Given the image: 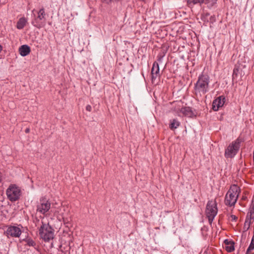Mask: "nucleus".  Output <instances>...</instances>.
I'll return each mask as SVG.
<instances>
[{
  "instance_id": "obj_1",
  "label": "nucleus",
  "mask_w": 254,
  "mask_h": 254,
  "mask_svg": "<svg viewBox=\"0 0 254 254\" xmlns=\"http://www.w3.org/2000/svg\"><path fill=\"white\" fill-rule=\"evenodd\" d=\"M209 77L206 74L202 73L194 84V91L196 96H201L209 91Z\"/></svg>"
},
{
  "instance_id": "obj_2",
  "label": "nucleus",
  "mask_w": 254,
  "mask_h": 254,
  "mask_svg": "<svg viewBox=\"0 0 254 254\" xmlns=\"http://www.w3.org/2000/svg\"><path fill=\"white\" fill-rule=\"evenodd\" d=\"M239 188L237 186H232L227 192L225 197V204L229 206H234L239 196Z\"/></svg>"
},
{
  "instance_id": "obj_3",
  "label": "nucleus",
  "mask_w": 254,
  "mask_h": 254,
  "mask_svg": "<svg viewBox=\"0 0 254 254\" xmlns=\"http://www.w3.org/2000/svg\"><path fill=\"white\" fill-rule=\"evenodd\" d=\"M39 232L41 238L45 242H49L54 238V230L49 224L42 222Z\"/></svg>"
},
{
  "instance_id": "obj_4",
  "label": "nucleus",
  "mask_w": 254,
  "mask_h": 254,
  "mask_svg": "<svg viewBox=\"0 0 254 254\" xmlns=\"http://www.w3.org/2000/svg\"><path fill=\"white\" fill-rule=\"evenodd\" d=\"M6 193L8 199L11 202L18 200L21 194V189L16 185L11 184L7 189Z\"/></svg>"
},
{
  "instance_id": "obj_5",
  "label": "nucleus",
  "mask_w": 254,
  "mask_h": 254,
  "mask_svg": "<svg viewBox=\"0 0 254 254\" xmlns=\"http://www.w3.org/2000/svg\"><path fill=\"white\" fill-rule=\"evenodd\" d=\"M242 141L241 139L238 138L236 140L230 144L225 149V157L227 158L234 157L239 150Z\"/></svg>"
},
{
  "instance_id": "obj_6",
  "label": "nucleus",
  "mask_w": 254,
  "mask_h": 254,
  "mask_svg": "<svg viewBox=\"0 0 254 254\" xmlns=\"http://www.w3.org/2000/svg\"><path fill=\"white\" fill-rule=\"evenodd\" d=\"M34 18L31 22L34 26L38 28H41L44 26L46 21V13L43 7L37 12V16L34 14Z\"/></svg>"
},
{
  "instance_id": "obj_7",
  "label": "nucleus",
  "mask_w": 254,
  "mask_h": 254,
  "mask_svg": "<svg viewBox=\"0 0 254 254\" xmlns=\"http://www.w3.org/2000/svg\"><path fill=\"white\" fill-rule=\"evenodd\" d=\"M217 213V204L216 201L210 200L207 202L206 208V214L208 221L211 224Z\"/></svg>"
},
{
  "instance_id": "obj_8",
  "label": "nucleus",
  "mask_w": 254,
  "mask_h": 254,
  "mask_svg": "<svg viewBox=\"0 0 254 254\" xmlns=\"http://www.w3.org/2000/svg\"><path fill=\"white\" fill-rule=\"evenodd\" d=\"M51 208L50 202L45 198L40 199L39 202L37 205V211L40 213L46 215Z\"/></svg>"
},
{
  "instance_id": "obj_9",
  "label": "nucleus",
  "mask_w": 254,
  "mask_h": 254,
  "mask_svg": "<svg viewBox=\"0 0 254 254\" xmlns=\"http://www.w3.org/2000/svg\"><path fill=\"white\" fill-rule=\"evenodd\" d=\"M6 235L9 237L18 238L21 234V230L20 228L15 226H9L5 232Z\"/></svg>"
},
{
  "instance_id": "obj_10",
  "label": "nucleus",
  "mask_w": 254,
  "mask_h": 254,
  "mask_svg": "<svg viewBox=\"0 0 254 254\" xmlns=\"http://www.w3.org/2000/svg\"><path fill=\"white\" fill-rule=\"evenodd\" d=\"M225 102V97L223 96H220L215 99L212 103V109L214 111L218 110L220 107L223 106Z\"/></svg>"
},
{
  "instance_id": "obj_11",
  "label": "nucleus",
  "mask_w": 254,
  "mask_h": 254,
  "mask_svg": "<svg viewBox=\"0 0 254 254\" xmlns=\"http://www.w3.org/2000/svg\"><path fill=\"white\" fill-rule=\"evenodd\" d=\"M159 66L157 62H154L151 69L152 80L155 79L159 76Z\"/></svg>"
},
{
  "instance_id": "obj_12",
  "label": "nucleus",
  "mask_w": 254,
  "mask_h": 254,
  "mask_svg": "<svg viewBox=\"0 0 254 254\" xmlns=\"http://www.w3.org/2000/svg\"><path fill=\"white\" fill-rule=\"evenodd\" d=\"M30 48L27 45H23L19 48V52L21 56H26L30 53Z\"/></svg>"
},
{
  "instance_id": "obj_13",
  "label": "nucleus",
  "mask_w": 254,
  "mask_h": 254,
  "mask_svg": "<svg viewBox=\"0 0 254 254\" xmlns=\"http://www.w3.org/2000/svg\"><path fill=\"white\" fill-rule=\"evenodd\" d=\"M225 249L228 252H232L234 250V242L226 239L224 242Z\"/></svg>"
},
{
  "instance_id": "obj_14",
  "label": "nucleus",
  "mask_w": 254,
  "mask_h": 254,
  "mask_svg": "<svg viewBox=\"0 0 254 254\" xmlns=\"http://www.w3.org/2000/svg\"><path fill=\"white\" fill-rule=\"evenodd\" d=\"M27 20L25 17H22L19 18L16 24V28L18 29H22L26 25Z\"/></svg>"
},
{
  "instance_id": "obj_15",
  "label": "nucleus",
  "mask_w": 254,
  "mask_h": 254,
  "mask_svg": "<svg viewBox=\"0 0 254 254\" xmlns=\"http://www.w3.org/2000/svg\"><path fill=\"white\" fill-rule=\"evenodd\" d=\"M181 112L185 116L188 117H191L193 115L192 111L189 107L182 108L181 110Z\"/></svg>"
},
{
  "instance_id": "obj_16",
  "label": "nucleus",
  "mask_w": 254,
  "mask_h": 254,
  "mask_svg": "<svg viewBox=\"0 0 254 254\" xmlns=\"http://www.w3.org/2000/svg\"><path fill=\"white\" fill-rule=\"evenodd\" d=\"M180 125V122L177 119H173L170 121L169 127L171 129L173 130L177 128Z\"/></svg>"
},
{
  "instance_id": "obj_17",
  "label": "nucleus",
  "mask_w": 254,
  "mask_h": 254,
  "mask_svg": "<svg viewBox=\"0 0 254 254\" xmlns=\"http://www.w3.org/2000/svg\"><path fill=\"white\" fill-rule=\"evenodd\" d=\"M204 1V0H188V5L189 7H192L196 4H201Z\"/></svg>"
},
{
  "instance_id": "obj_18",
  "label": "nucleus",
  "mask_w": 254,
  "mask_h": 254,
  "mask_svg": "<svg viewBox=\"0 0 254 254\" xmlns=\"http://www.w3.org/2000/svg\"><path fill=\"white\" fill-rule=\"evenodd\" d=\"M24 241L26 243L25 245L28 246L29 247H33L35 248L36 246V244L32 239L30 238H27L25 240H24Z\"/></svg>"
},
{
  "instance_id": "obj_19",
  "label": "nucleus",
  "mask_w": 254,
  "mask_h": 254,
  "mask_svg": "<svg viewBox=\"0 0 254 254\" xmlns=\"http://www.w3.org/2000/svg\"><path fill=\"white\" fill-rule=\"evenodd\" d=\"M254 249V235H253L251 244L248 247L246 254H252L250 252Z\"/></svg>"
},
{
  "instance_id": "obj_20",
  "label": "nucleus",
  "mask_w": 254,
  "mask_h": 254,
  "mask_svg": "<svg viewBox=\"0 0 254 254\" xmlns=\"http://www.w3.org/2000/svg\"><path fill=\"white\" fill-rule=\"evenodd\" d=\"M246 223L247 224H252L253 221H254V219H253V218L252 217V215H250V214L248 212L247 213V216H246Z\"/></svg>"
},
{
  "instance_id": "obj_21",
  "label": "nucleus",
  "mask_w": 254,
  "mask_h": 254,
  "mask_svg": "<svg viewBox=\"0 0 254 254\" xmlns=\"http://www.w3.org/2000/svg\"><path fill=\"white\" fill-rule=\"evenodd\" d=\"M205 3L208 4V6L211 7L216 3L217 0H204Z\"/></svg>"
},
{
  "instance_id": "obj_22",
  "label": "nucleus",
  "mask_w": 254,
  "mask_h": 254,
  "mask_svg": "<svg viewBox=\"0 0 254 254\" xmlns=\"http://www.w3.org/2000/svg\"><path fill=\"white\" fill-rule=\"evenodd\" d=\"M239 69L237 67H235V68H234L233 73V78L237 77L238 74L239 73Z\"/></svg>"
},
{
  "instance_id": "obj_23",
  "label": "nucleus",
  "mask_w": 254,
  "mask_h": 254,
  "mask_svg": "<svg viewBox=\"0 0 254 254\" xmlns=\"http://www.w3.org/2000/svg\"><path fill=\"white\" fill-rule=\"evenodd\" d=\"M249 211L254 212V199L252 200Z\"/></svg>"
},
{
  "instance_id": "obj_24",
  "label": "nucleus",
  "mask_w": 254,
  "mask_h": 254,
  "mask_svg": "<svg viewBox=\"0 0 254 254\" xmlns=\"http://www.w3.org/2000/svg\"><path fill=\"white\" fill-rule=\"evenodd\" d=\"M251 224H249V223L247 224L246 223V220H245V224H244V228L245 229V230H246V231L248 230L249 229V228H250V227L251 226Z\"/></svg>"
},
{
  "instance_id": "obj_25",
  "label": "nucleus",
  "mask_w": 254,
  "mask_h": 254,
  "mask_svg": "<svg viewBox=\"0 0 254 254\" xmlns=\"http://www.w3.org/2000/svg\"><path fill=\"white\" fill-rule=\"evenodd\" d=\"M230 218L232 221H236L238 218V217L235 215H231L230 216Z\"/></svg>"
},
{
  "instance_id": "obj_26",
  "label": "nucleus",
  "mask_w": 254,
  "mask_h": 254,
  "mask_svg": "<svg viewBox=\"0 0 254 254\" xmlns=\"http://www.w3.org/2000/svg\"><path fill=\"white\" fill-rule=\"evenodd\" d=\"M86 110L89 112H90L92 110V107L90 105H88L86 107Z\"/></svg>"
},
{
  "instance_id": "obj_27",
  "label": "nucleus",
  "mask_w": 254,
  "mask_h": 254,
  "mask_svg": "<svg viewBox=\"0 0 254 254\" xmlns=\"http://www.w3.org/2000/svg\"><path fill=\"white\" fill-rule=\"evenodd\" d=\"M163 58V56H158V61L159 62H161V61H162V59Z\"/></svg>"
},
{
  "instance_id": "obj_28",
  "label": "nucleus",
  "mask_w": 254,
  "mask_h": 254,
  "mask_svg": "<svg viewBox=\"0 0 254 254\" xmlns=\"http://www.w3.org/2000/svg\"><path fill=\"white\" fill-rule=\"evenodd\" d=\"M249 213L251 215H252V217L253 218V219L254 220V212L249 211Z\"/></svg>"
},
{
  "instance_id": "obj_29",
  "label": "nucleus",
  "mask_w": 254,
  "mask_h": 254,
  "mask_svg": "<svg viewBox=\"0 0 254 254\" xmlns=\"http://www.w3.org/2000/svg\"><path fill=\"white\" fill-rule=\"evenodd\" d=\"M25 133H28L30 132V128H27L25 130Z\"/></svg>"
},
{
  "instance_id": "obj_30",
  "label": "nucleus",
  "mask_w": 254,
  "mask_h": 254,
  "mask_svg": "<svg viewBox=\"0 0 254 254\" xmlns=\"http://www.w3.org/2000/svg\"><path fill=\"white\" fill-rule=\"evenodd\" d=\"M2 46L0 45V53L2 51Z\"/></svg>"
}]
</instances>
